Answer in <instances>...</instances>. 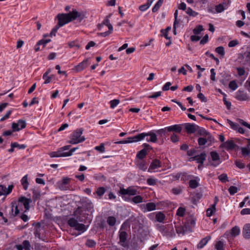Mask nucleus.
I'll list each match as a JSON object with an SVG mask.
<instances>
[{"instance_id":"nucleus-2","label":"nucleus","mask_w":250,"mask_h":250,"mask_svg":"<svg viewBox=\"0 0 250 250\" xmlns=\"http://www.w3.org/2000/svg\"><path fill=\"white\" fill-rule=\"evenodd\" d=\"M149 136L150 137L146 138L147 142L155 143L157 141V138L155 133L152 132H149L148 133H142L137 135L130 137L127 138L126 140H122L117 142L118 144H125L134 142H137L143 140L146 136Z\"/></svg>"},{"instance_id":"nucleus-64","label":"nucleus","mask_w":250,"mask_h":250,"mask_svg":"<svg viewBox=\"0 0 250 250\" xmlns=\"http://www.w3.org/2000/svg\"><path fill=\"white\" fill-rule=\"evenodd\" d=\"M170 140L172 142L176 143L179 141V138L176 134L173 133L170 137Z\"/></svg>"},{"instance_id":"nucleus-4","label":"nucleus","mask_w":250,"mask_h":250,"mask_svg":"<svg viewBox=\"0 0 250 250\" xmlns=\"http://www.w3.org/2000/svg\"><path fill=\"white\" fill-rule=\"evenodd\" d=\"M119 193L122 195V198L126 202H130L131 198L128 196H134L137 193V190L133 187H129L127 188H120Z\"/></svg>"},{"instance_id":"nucleus-48","label":"nucleus","mask_w":250,"mask_h":250,"mask_svg":"<svg viewBox=\"0 0 250 250\" xmlns=\"http://www.w3.org/2000/svg\"><path fill=\"white\" fill-rule=\"evenodd\" d=\"M186 209L185 208L182 207H180L177 210L176 214L180 217H183L185 215Z\"/></svg>"},{"instance_id":"nucleus-13","label":"nucleus","mask_w":250,"mask_h":250,"mask_svg":"<svg viewBox=\"0 0 250 250\" xmlns=\"http://www.w3.org/2000/svg\"><path fill=\"white\" fill-rule=\"evenodd\" d=\"M127 237V233L124 231L119 232V244L120 245L124 247H127L128 246L127 243L126 242Z\"/></svg>"},{"instance_id":"nucleus-61","label":"nucleus","mask_w":250,"mask_h":250,"mask_svg":"<svg viewBox=\"0 0 250 250\" xmlns=\"http://www.w3.org/2000/svg\"><path fill=\"white\" fill-rule=\"evenodd\" d=\"M12 113V111L11 110H9L5 114V115L3 116L0 119V122H2V121H4V120L7 119L8 118H9L10 115H11Z\"/></svg>"},{"instance_id":"nucleus-29","label":"nucleus","mask_w":250,"mask_h":250,"mask_svg":"<svg viewBox=\"0 0 250 250\" xmlns=\"http://www.w3.org/2000/svg\"><path fill=\"white\" fill-rule=\"evenodd\" d=\"M228 8V4L226 3L219 4L215 6V10L217 13H221Z\"/></svg>"},{"instance_id":"nucleus-20","label":"nucleus","mask_w":250,"mask_h":250,"mask_svg":"<svg viewBox=\"0 0 250 250\" xmlns=\"http://www.w3.org/2000/svg\"><path fill=\"white\" fill-rule=\"evenodd\" d=\"M235 98L239 101H246L248 99V97L247 93L244 91L239 90L236 93Z\"/></svg>"},{"instance_id":"nucleus-57","label":"nucleus","mask_w":250,"mask_h":250,"mask_svg":"<svg viewBox=\"0 0 250 250\" xmlns=\"http://www.w3.org/2000/svg\"><path fill=\"white\" fill-rule=\"evenodd\" d=\"M95 149L101 152V153L104 152L105 147H104V144L102 143V144H101L100 146H96L95 147Z\"/></svg>"},{"instance_id":"nucleus-41","label":"nucleus","mask_w":250,"mask_h":250,"mask_svg":"<svg viewBox=\"0 0 250 250\" xmlns=\"http://www.w3.org/2000/svg\"><path fill=\"white\" fill-rule=\"evenodd\" d=\"M192 177V175L188 174L187 172H183L182 173V178L181 181L183 182H186L188 180H190V179Z\"/></svg>"},{"instance_id":"nucleus-54","label":"nucleus","mask_w":250,"mask_h":250,"mask_svg":"<svg viewBox=\"0 0 250 250\" xmlns=\"http://www.w3.org/2000/svg\"><path fill=\"white\" fill-rule=\"evenodd\" d=\"M85 245L89 248H92L96 245V242L93 240L87 239L86 241Z\"/></svg>"},{"instance_id":"nucleus-51","label":"nucleus","mask_w":250,"mask_h":250,"mask_svg":"<svg viewBox=\"0 0 250 250\" xmlns=\"http://www.w3.org/2000/svg\"><path fill=\"white\" fill-rule=\"evenodd\" d=\"M203 30V27L202 25H199L196 27H195L193 30V32L195 35H198L200 33V32Z\"/></svg>"},{"instance_id":"nucleus-16","label":"nucleus","mask_w":250,"mask_h":250,"mask_svg":"<svg viewBox=\"0 0 250 250\" xmlns=\"http://www.w3.org/2000/svg\"><path fill=\"white\" fill-rule=\"evenodd\" d=\"M183 125L184 126L187 132L189 133H194L196 131L197 128L199 127L198 125L190 123H186Z\"/></svg>"},{"instance_id":"nucleus-59","label":"nucleus","mask_w":250,"mask_h":250,"mask_svg":"<svg viewBox=\"0 0 250 250\" xmlns=\"http://www.w3.org/2000/svg\"><path fill=\"white\" fill-rule=\"evenodd\" d=\"M176 232L179 234L184 235L185 233V229L183 227L179 226L176 228Z\"/></svg>"},{"instance_id":"nucleus-30","label":"nucleus","mask_w":250,"mask_h":250,"mask_svg":"<svg viewBox=\"0 0 250 250\" xmlns=\"http://www.w3.org/2000/svg\"><path fill=\"white\" fill-rule=\"evenodd\" d=\"M27 176H28L27 175H25L24 176H23L22 178V179L21 181V184L23 186V188L25 190L28 189V185H29V183L28 182Z\"/></svg>"},{"instance_id":"nucleus-60","label":"nucleus","mask_w":250,"mask_h":250,"mask_svg":"<svg viewBox=\"0 0 250 250\" xmlns=\"http://www.w3.org/2000/svg\"><path fill=\"white\" fill-rule=\"evenodd\" d=\"M216 208H213V207L212 205H211V207L207 210V215L208 216H210L213 214V212L215 210Z\"/></svg>"},{"instance_id":"nucleus-55","label":"nucleus","mask_w":250,"mask_h":250,"mask_svg":"<svg viewBox=\"0 0 250 250\" xmlns=\"http://www.w3.org/2000/svg\"><path fill=\"white\" fill-rule=\"evenodd\" d=\"M218 179L222 183H225L228 181V176L226 174L223 173L218 176Z\"/></svg>"},{"instance_id":"nucleus-11","label":"nucleus","mask_w":250,"mask_h":250,"mask_svg":"<svg viewBox=\"0 0 250 250\" xmlns=\"http://www.w3.org/2000/svg\"><path fill=\"white\" fill-rule=\"evenodd\" d=\"M26 122L24 120H19L17 123H13L12 128L13 131H19L26 127Z\"/></svg>"},{"instance_id":"nucleus-40","label":"nucleus","mask_w":250,"mask_h":250,"mask_svg":"<svg viewBox=\"0 0 250 250\" xmlns=\"http://www.w3.org/2000/svg\"><path fill=\"white\" fill-rule=\"evenodd\" d=\"M137 167L139 169L143 171H146L147 168L146 164L144 161H138L137 163Z\"/></svg>"},{"instance_id":"nucleus-39","label":"nucleus","mask_w":250,"mask_h":250,"mask_svg":"<svg viewBox=\"0 0 250 250\" xmlns=\"http://www.w3.org/2000/svg\"><path fill=\"white\" fill-rule=\"evenodd\" d=\"M11 146L12 147L18 148L20 149H23L26 148V146L24 144L20 145L17 142H14L11 144Z\"/></svg>"},{"instance_id":"nucleus-1","label":"nucleus","mask_w":250,"mask_h":250,"mask_svg":"<svg viewBox=\"0 0 250 250\" xmlns=\"http://www.w3.org/2000/svg\"><path fill=\"white\" fill-rule=\"evenodd\" d=\"M84 18V15L78 12L76 9H73L71 12L68 14H59L57 16L58 20V25L62 26L76 20L77 18H79L80 21H81Z\"/></svg>"},{"instance_id":"nucleus-12","label":"nucleus","mask_w":250,"mask_h":250,"mask_svg":"<svg viewBox=\"0 0 250 250\" xmlns=\"http://www.w3.org/2000/svg\"><path fill=\"white\" fill-rule=\"evenodd\" d=\"M23 206H18V201L17 202L12 203L11 213L13 217L16 216L20 211H23Z\"/></svg>"},{"instance_id":"nucleus-37","label":"nucleus","mask_w":250,"mask_h":250,"mask_svg":"<svg viewBox=\"0 0 250 250\" xmlns=\"http://www.w3.org/2000/svg\"><path fill=\"white\" fill-rule=\"evenodd\" d=\"M131 201L134 204H138L143 202V198L140 195H136L131 198Z\"/></svg>"},{"instance_id":"nucleus-27","label":"nucleus","mask_w":250,"mask_h":250,"mask_svg":"<svg viewBox=\"0 0 250 250\" xmlns=\"http://www.w3.org/2000/svg\"><path fill=\"white\" fill-rule=\"evenodd\" d=\"M240 55L241 57L239 58L244 60L247 63H250V49Z\"/></svg>"},{"instance_id":"nucleus-26","label":"nucleus","mask_w":250,"mask_h":250,"mask_svg":"<svg viewBox=\"0 0 250 250\" xmlns=\"http://www.w3.org/2000/svg\"><path fill=\"white\" fill-rule=\"evenodd\" d=\"M221 146L227 150L232 149L234 148L235 144L232 141H227L223 143Z\"/></svg>"},{"instance_id":"nucleus-10","label":"nucleus","mask_w":250,"mask_h":250,"mask_svg":"<svg viewBox=\"0 0 250 250\" xmlns=\"http://www.w3.org/2000/svg\"><path fill=\"white\" fill-rule=\"evenodd\" d=\"M70 182V178L68 177H62V180L57 182L58 187L62 190L68 189V185Z\"/></svg>"},{"instance_id":"nucleus-23","label":"nucleus","mask_w":250,"mask_h":250,"mask_svg":"<svg viewBox=\"0 0 250 250\" xmlns=\"http://www.w3.org/2000/svg\"><path fill=\"white\" fill-rule=\"evenodd\" d=\"M89 59H86L83 60L82 62H80L78 65L76 66V69L77 71H81L88 65Z\"/></svg>"},{"instance_id":"nucleus-28","label":"nucleus","mask_w":250,"mask_h":250,"mask_svg":"<svg viewBox=\"0 0 250 250\" xmlns=\"http://www.w3.org/2000/svg\"><path fill=\"white\" fill-rule=\"evenodd\" d=\"M211 239L210 236H208L205 238L202 239L197 245L198 249L203 248L208 242V241Z\"/></svg>"},{"instance_id":"nucleus-6","label":"nucleus","mask_w":250,"mask_h":250,"mask_svg":"<svg viewBox=\"0 0 250 250\" xmlns=\"http://www.w3.org/2000/svg\"><path fill=\"white\" fill-rule=\"evenodd\" d=\"M158 230L162 234L163 236L168 237H172L175 236L173 227L171 225H157Z\"/></svg>"},{"instance_id":"nucleus-14","label":"nucleus","mask_w":250,"mask_h":250,"mask_svg":"<svg viewBox=\"0 0 250 250\" xmlns=\"http://www.w3.org/2000/svg\"><path fill=\"white\" fill-rule=\"evenodd\" d=\"M206 154L204 152L201 153L200 155H196L190 158L189 161H196L197 163L202 165L206 159Z\"/></svg>"},{"instance_id":"nucleus-46","label":"nucleus","mask_w":250,"mask_h":250,"mask_svg":"<svg viewBox=\"0 0 250 250\" xmlns=\"http://www.w3.org/2000/svg\"><path fill=\"white\" fill-rule=\"evenodd\" d=\"M22 246L25 250H30L31 245L28 240H24L22 242Z\"/></svg>"},{"instance_id":"nucleus-44","label":"nucleus","mask_w":250,"mask_h":250,"mask_svg":"<svg viewBox=\"0 0 250 250\" xmlns=\"http://www.w3.org/2000/svg\"><path fill=\"white\" fill-rule=\"evenodd\" d=\"M186 13L190 16L196 17L198 15V13L193 11L191 8L188 7L186 11Z\"/></svg>"},{"instance_id":"nucleus-35","label":"nucleus","mask_w":250,"mask_h":250,"mask_svg":"<svg viewBox=\"0 0 250 250\" xmlns=\"http://www.w3.org/2000/svg\"><path fill=\"white\" fill-rule=\"evenodd\" d=\"M146 150L144 148L138 152L136 157L140 159H143L146 156Z\"/></svg>"},{"instance_id":"nucleus-34","label":"nucleus","mask_w":250,"mask_h":250,"mask_svg":"<svg viewBox=\"0 0 250 250\" xmlns=\"http://www.w3.org/2000/svg\"><path fill=\"white\" fill-rule=\"evenodd\" d=\"M240 232V228L237 226L233 227L231 229L230 234L232 237H235L239 234Z\"/></svg>"},{"instance_id":"nucleus-32","label":"nucleus","mask_w":250,"mask_h":250,"mask_svg":"<svg viewBox=\"0 0 250 250\" xmlns=\"http://www.w3.org/2000/svg\"><path fill=\"white\" fill-rule=\"evenodd\" d=\"M166 216L162 212H158L156 214V220L160 223H163L165 220Z\"/></svg>"},{"instance_id":"nucleus-24","label":"nucleus","mask_w":250,"mask_h":250,"mask_svg":"<svg viewBox=\"0 0 250 250\" xmlns=\"http://www.w3.org/2000/svg\"><path fill=\"white\" fill-rule=\"evenodd\" d=\"M194 178V179H190L189 181V187L192 189L196 188L199 185L200 179L198 177Z\"/></svg>"},{"instance_id":"nucleus-50","label":"nucleus","mask_w":250,"mask_h":250,"mask_svg":"<svg viewBox=\"0 0 250 250\" xmlns=\"http://www.w3.org/2000/svg\"><path fill=\"white\" fill-rule=\"evenodd\" d=\"M224 246L223 242L219 241L215 244V249L217 250H224Z\"/></svg>"},{"instance_id":"nucleus-43","label":"nucleus","mask_w":250,"mask_h":250,"mask_svg":"<svg viewBox=\"0 0 250 250\" xmlns=\"http://www.w3.org/2000/svg\"><path fill=\"white\" fill-rule=\"evenodd\" d=\"M158 180L153 178H148L146 180V183L148 185L154 186L156 185Z\"/></svg>"},{"instance_id":"nucleus-31","label":"nucleus","mask_w":250,"mask_h":250,"mask_svg":"<svg viewBox=\"0 0 250 250\" xmlns=\"http://www.w3.org/2000/svg\"><path fill=\"white\" fill-rule=\"evenodd\" d=\"M143 206L146 207V211H151L156 209V205L154 203H148L146 205H143ZM144 211H146V210Z\"/></svg>"},{"instance_id":"nucleus-7","label":"nucleus","mask_w":250,"mask_h":250,"mask_svg":"<svg viewBox=\"0 0 250 250\" xmlns=\"http://www.w3.org/2000/svg\"><path fill=\"white\" fill-rule=\"evenodd\" d=\"M200 134L203 136V137H200L198 139V143L199 146H203L208 142H211L213 138L210 134L206 130H201Z\"/></svg>"},{"instance_id":"nucleus-19","label":"nucleus","mask_w":250,"mask_h":250,"mask_svg":"<svg viewBox=\"0 0 250 250\" xmlns=\"http://www.w3.org/2000/svg\"><path fill=\"white\" fill-rule=\"evenodd\" d=\"M51 158L53 157H68L67 152H63L61 148H60L57 151L51 152L49 154Z\"/></svg>"},{"instance_id":"nucleus-17","label":"nucleus","mask_w":250,"mask_h":250,"mask_svg":"<svg viewBox=\"0 0 250 250\" xmlns=\"http://www.w3.org/2000/svg\"><path fill=\"white\" fill-rule=\"evenodd\" d=\"M161 167H162L161 162L158 159H155V160H153L152 163L150 164V165L148 169V172H151L152 170L157 169L158 168Z\"/></svg>"},{"instance_id":"nucleus-56","label":"nucleus","mask_w":250,"mask_h":250,"mask_svg":"<svg viewBox=\"0 0 250 250\" xmlns=\"http://www.w3.org/2000/svg\"><path fill=\"white\" fill-rule=\"evenodd\" d=\"M60 27H62V26H60L58 25V23L57 25H56L52 30L51 33H50L49 36L50 37H52L53 36H55L56 35V33L57 32L58 30L59 29Z\"/></svg>"},{"instance_id":"nucleus-15","label":"nucleus","mask_w":250,"mask_h":250,"mask_svg":"<svg viewBox=\"0 0 250 250\" xmlns=\"http://www.w3.org/2000/svg\"><path fill=\"white\" fill-rule=\"evenodd\" d=\"M111 16V14H109V15L107 16L105 19L103 21V22L101 24L99 25L98 28L100 30H101L102 28L104 26V25H105L108 27V29L110 30V31H113V27L109 20Z\"/></svg>"},{"instance_id":"nucleus-62","label":"nucleus","mask_w":250,"mask_h":250,"mask_svg":"<svg viewBox=\"0 0 250 250\" xmlns=\"http://www.w3.org/2000/svg\"><path fill=\"white\" fill-rule=\"evenodd\" d=\"M197 97L202 101L204 102H206L207 101V98L204 95V94L202 93H199Z\"/></svg>"},{"instance_id":"nucleus-9","label":"nucleus","mask_w":250,"mask_h":250,"mask_svg":"<svg viewBox=\"0 0 250 250\" xmlns=\"http://www.w3.org/2000/svg\"><path fill=\"white\" fill-rule=\"evenodd\" d=\"M31 202V200L30 199L26 198L25 197H21L18 201V206H23L24 208L23 212H25L29 210L30 208L29 204Z\"/></svg>"},{"instance_id":"nucleus-45","label":"nucleus","mask_w":250,"mask_h":250,"mask_svg":"<svg viewBox=\"0 0 250 250\" xmlns=\"http://www.w3.org/2000/svg\"><path fill=\"white\" fill-rule=\"evenodd\" d=\"M229 87L233 91L236 90L238 87V85L235 81H231L229 83Z\"/></svg>"},{"instance_id":"nucleus-42","label":"nucleus","mask_w":250,"mask_h":250,"mask_svg":"<svg viewBox=\"0 0 250 250\" xmlns=\"http://www.w3.org/2000/svg\"><path fill=\"white\" fill-rule=\"evenodd\" d=\"M116 222V218L113 216H109L107 219V224L110 226H113Z\"/></svg>"},{"instance_id":"nucleus-47","label":"nucleus","mask_w":250,"mask_h":250,"mask_svg":"<svg viewBox=\"0 0 250 250\" xmlns=\"http://www.w3.org/2000/svg\"><path fill=\"white\" fill-rule=\"evenodd\" d=\"M119 103V100L114 99L109 102L110 106L111 108H114Z\"/></svg>"},{"instance_id":"nucleus-63","label":"nucleus","mask_w":250,"mask_h":250,"mask_svg":"<svg viewBox=\"0 0 250 250\" xmlns=\"http://www.w3.org/2000/svg\"><path fill=\"white\" fill-rule=\"evenodd\" d=\"M236 69L237 70V73H238V74L239 75V76H242L245 74V70H244V69L243 68L237 67L236 68Z\"/></svg>"},{"instance_id":"nucleus-58","label":"nucleus","mask_w":250,"mask_h":250,"mask_svg":"<svg viewBox=\"0 0 250 250\" xmlns=\"http://www.w3.org/2000/svg\"><path fill=\"white\" fill-rule=\"evenodd\" d=\"M238 191L237 187L234 186H230L229 188V192L230 195H233Z\"/></svg>"},{"instance_id":"nucleus-53","label":"nucleus","mask_w":250,"mask_h":250,"mask_svg":"<svg viewBox=\"0 0 250 250\" xmlns=\"http://www.w3.org/2000/svg\"><path fill=\"white\" fill-rule=\"evenodd\" d=\"M51 41V40L50 39H47V40H43V39H42L40 41H39L38 42H37V45H42V47L43 48L45 45L48 43L49 42H50Z\"/></svg>"},{"instance_id":"nucleus-18","label":"nucleus","mask_w":250,"mask_h":250,"mask_svg":"<svg viewBox=\"0 0 250 250\" xmlns=\"http://www.w3.org/2000/svg\"><path fill=\"white\" fill-rule=\"evenodd\" d=\"M227 122L231 128L233 130H237L239 133L241 134H244L245 133V130L244 129V128L240 127L237 124L232 122L229 119L227 120Z\"/></svg>"},{"instance_id":"nucleus-25","label":"nucleus","mask_w":250,"mask_h":250,"mask_svg":"<svg viewBox=\"0 0 250 250\" xmlns=\"http://www.w3.org/2000/svg\"><path fill=\"white\" fill-rule=\"evenodd\" d=\"M182 129L180 125H175L167 127V131H175L177 133H180Z\"/></svg>"},{"instance_id":"nucleus-8","label":"nucleus","mask_w":250,"mask_h":250,"mask_svg":"<svg viewBox=\"0 0 250 250\" xmlns=\"http://www.w3.org/2000/svg\"><path fill=\"white\" fill-rule=\"evenodd\" d=\"M211 161L209 162L211 166L216 167L222 162L218 153L216 151H211L210 153Z\"/></svg>"},{"instance_id":"nucleus-52","label":"nucleus","mask_w":250,"mask_h":250,"mask_svg":"<svg viewBox=\"0 0 250 250\" xmlns=\"http://www.w3.org/2000/svg\"><path fill=\"white\" fill-rule=\"evenodd\" d=\"M171 191L173 194L178 195L182 192V188L181 187L174 188L172 189Z\"/></svg>"},{"instance_id":"nucleus-49","label":"nucleus","mask_w":250,"mask_h":250,"mask_svg":"<svg viewBox=\"0 0 250 250\" xmlns=\"http://www.w3.org/2000/svg\"><path fill=\"white\" fill-rule=\"evenodd\" d=\"M242 154L244 156H250V148L243 147L241 149Z\"/></svg>"},{"instance_id":"nucleus-38","label":"nucleus","mask_w":250,"mask_h":250,"mask_svg":"<svg viewBox=\"0 0 250 250\" xmlns=\"http://www.w3.org/2000/svg\"><path fill=\"white\" fill-rule=\"evenodd\" d=\"M105 188L104 187H99L97 189L96 193L101 198L105 193Z\"/></svg>"},{"instance_id":"nucleus-33","label":"nucleus","mask_w":250,"mask_h":250,"mask_svg":"<svg viewBox=\"0 0 250 250\" xmlns=\"http://www.w3.org/2000/svg\"><path fill=\"white\" fill-rule=\"evenodd\" d=\"M50 72V70L49 69H48L47 71H46V72L44 73V74L43 75V76H42V79L43 80H44V84H47V83H49L51 82V77L50 76H48V75L49 74V73Z\"/></svg>"},{"instance_id":"nucleus-21","label":"nucleus","mask_w":250,"mask_h":250,"mask_svg":"<svg viewBox=\"0 0 250 250\" xmlns=\"http://www.w3.org/2000/svg\"><path fill=\"white\" fill-rule=\"evenodd\" d=\"M83 207L89 212H92L94 210L93 205L89 200H87L83 202Z\"/></svg>"},{"instance_id":"nucleus-36","label":"nucleus","mask_w":250,"mask_h":250,"mask_svg":"<svg viewBox=\"0 0 250 250\" xmlns=\"http://www.w3.org/2000/svg\"><path fill=\"white\" fill-rule=\"evenodd\" d=\"M215 52L217 53L219 55L221 56V57H224L225 54V52L224 50V48L222 46H219L215 48Z\"/></svg>"},{"instance_id":"nucleus-22","label":"nucleus","mask_w":250,"mask_h":250,"mask_svg":"<svg viewBox=\"0 0 250 250\" xmlns=\"http://www.w3.org/2000/svg\"><path fill=\"white\" fill-rule=\"evenodd\" d=\"M242 234L245 238H250V224H246L244 226Z\"/></svg>"},{"instance_id":"nucleus-5","label":"nucleus","mask_w":250,"mask_h":250,"mask_svg":"<svg viewBox=\"0 0 250 250\" xmlns=\"http://www.w3.org/2000/svg\"><path fill=\"white\" fill-rule=\"evenodd\" d=\"M83 132L82 128L77 129L74 131L70 135L69 143L75 145L83 142L85 139L84 136H82Z\"/></svg>"},{"instance_id":"nucleus-3","label":"nucleus","mask_w":250,"mask_h":250,"mask_svg":"<svg viewBox=\"0 0 250 250\" xmlns=\"http://www.w3.org/2000/svg\"><path fill=\"white\" fill-rule=\"evenodd\" d=\"M80 210H76L74 213V215L76 218L72 217L68 219L67 223L71 227L74 228L76 230L81 231V233L85 231L87 228L83 224L79 223V222H82L83 220L81 219L80 215L81 214Z\"/></svg>"}]
</instances>
